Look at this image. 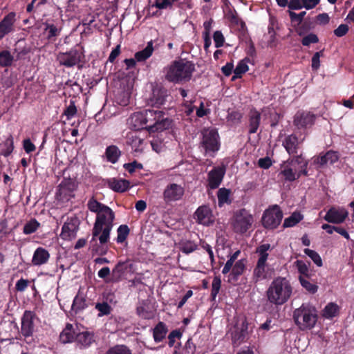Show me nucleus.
<instances>
[{
  "instance_id": "nucleus-19",
  "label": "nucleus",
  "mask_w": 354,
  "mask_h": 354,
  "mask_svg": "<svg viewBox=\"0 0 354 354\" xmlns=\"http://www.w3.org/2000/svg\"><path fill=\"white\" fill-rule=\"evenodd\" d=\"M14 22L15 14L12 12L5 16L0 21V40H1L5 35L13 31Z\"/></svg>"
},
{
  "instance_id": "nucleus-38",
  "label": "nucleus",
  "mask_w": 354,
  "mask_h": 354,
  "mask_svg": "<svg viewBox=\"0 0 354 354\" xmlns=\"http://www.w3.org/2000/svg\"><path fill=\"white\" fill-rule=\"evenodd\" d=\"M248 71V60L243 59L240 61L234 71V75L232 77V80L241 77L242 74L246 73Z\"/></svg>"
},
{
  "instance_id": "nucleus-26",
  "label": "nucleus",
  "mask_w": 354,
  "mask_h": 354,
  "mask_svg": "<svg viewBox=\"0 0 354 354\" xmlns=\"http://www.w3.org/2000/svg\"><path fill=\"white\" fill-rule=\"evenodd\" d=\"M76 334L75 326L71 324H67L64 329L60 333V342L63 344L72 342L75 339Z\"/></svg>"
},
{
  "instance_id": "nucleus-40",
  "label": "nucleus",
  "mask_w": 354,
  "mask_h": 354,
  "mask_svg": "<svg viewBox=\"0 0 354 354\" xmlns=\"http://www.w3.org/2000/svg\"><path fill=\"white\" fill-rule=\"evenodd\" d=\"M105 354H132L131 350L124 345H116L110 348Z\"/></svg>"
},
{
  "instance_id": "nucleus-2",
  "label": "nucleus",
  "mask_w": 354,
  "mask_h": 354,
  "mask_svg": "<svg viewBox=\"0 0 354 354\" xmlns=\"http://www.w3.org/2000/svg\"><path fill=\"white\" fill-rule=\"evenodd\" d=\"M266 293L270 304L281 306L291 297L292 287L286 277H277L270 283Z\"/></svg>"
},
{
  "instance_id": "nucleus-42",
  "label": "nucleus",
  "mask_w": 354,
  "mask_h": 354,
  "mask_svg": "<svg viewBox=\"0 0 354 354\" xmlns=\"http://www.w3.org/2000/svg\"><path fill=\"white\" fill-rule=\"evenodd\" d=\"M240 253H241L240 250H237L232 256H230V257L227 261V262L225 263V264L222 270V273L223 274H226L230 272V270H231L234 263L238 258Z\"/></svg>"
},
{
  "instance_id": "nucleus-63",
  "label": "nucleus",
  "mask_w": 354,
  "mask_h": 354,
  "mask_svg": "<svg viewBox=\"0 0 354 354\" xmlns=\"http://www.w3.org/2000/svg\"><path fill=\"white\" fill-rule=\"evenodd\" d=\"M28 285V281L27 279H21L16 283V289L18 291H24Z\"/></svg>"
},
{
  "instance_id": "nucleus-39",
  "label": "nucleus",
  "mask_w": 354,
  "mask_h": 354,
  "mask_svg": "<svg viewBox=\"0 0 354 354\" xmlns=\"http://www.w3.org/2000/svg\"><path fill=\"white\" fill-rule=\"evenodd\" d=\"M307 278L308 277L305 278L303 276H299V282H300L301 285L302 286V287L304 288L307 291H308L310 293L314 294L317 291L318 286L316 284L310 282L307 279Z\"/></svg>"
},
{
  "instance_id": "nucleus-45",
  "label": "nucleus",
  "mask_w": 354,
  "mask_h": 354,
  "mask_svg": "<svg viewBox=\"0 0 354 354\" xmlns=\"http://www.w3.org/2000/svg\"><path fill=\"white\" fill-rule=\"evenodd\" d=\"M242 118V113L237 111H232L228 112L227 116V122L230 124H236L241 122Z\"/></svg>"
},
{
  "instance_id": "nucleus-48",
  "label": "nucleus",
  "mask_w": 354,
  "mask_h": 354,
  "mask_svg": "<svg viewBox=\"0 0 354 354\" xmlns=\"http://www.w3.org/2000/svg\"><path fill=\"white\" fill-rule=\"evenodd\" d=\"M295 263L299 272L301 274L300 276H303L305 278L309 277L308 266L303 261L297 260Z\"/></svg>"
},
{
  "instance_id": "nucleus-43",
  "label": "nucleus",
  "mask_w": 354,
  "mask_h": 354,
  "mask_svg": "<svg viewBox=\"0 0 354 354\" xmlns=\"http://www.w3.org/2000/svg\"><path fill=\"white\" fill-rule=\"evenodd\" d=\"M13 61V57L8 50H3L0 53V65L1 66H10Z\"/></svg>"
},
{
  "instance_id": "nucleus-46",
  "label": "nucleus",
  "mask_w": 354,
  "mask_h": 354,
  "mask_svg": "<svg viewBox=\"0 0 354 354\" xmlns=\"http://www.w3.org/2000/svg\"><path fill=\"white\" fill-rule=\"evenodd\" d=\"M95 309H97L99 311V317L108 315L111 313V308L106 301L97 303L95 304Z\"/></svg>"
},
{
  "instance_id": "nucleus-24",
  "label": "nucleus",
  "mask_w": 354,
  "mask_h": 354,
  "mask_svg": "<svg viewBox=\"0 0 354 354\" xmlns=\"http://www.w3.org/2000/svg\"><path fill=\"white\" fill-rule=\"evenodd\" d=\"M50 259V254L44 248H37L34 252L32 263L34 266H39L48 262Z\"/></svg>"
},
{
  "instance_id": "nucleus-53",
  "label": "nucleus",
  "mask_w": 354,
  "mask_h": 354,
  "mask_svg": "<svg viewBox=\"0 0 354 354\" xmlns=\"http://www.w3.org/2000/svg\"><path fill=\"white\" fill-rule=\"evenodd\" d=\"M45 30L48 32V38L58 36L60 33V29L57 28L54 24H46Z\"/></svg>"
},
{
  "instance_id": "nucleus-32",
  "label": "nucleus",
  "mask_w": 354,
  "mask_h": 354,
  "mask_svg": "<svg viewBox=\"0 0 354 354\" xmlns=\"http://www.w3.org/2000/svg\"><path fill=\"white\" fill-rule=\"evenodd\" d=\"M245 264L246 260L243 259L234 262L230 270V276H232L233 279H236L245 270Z\"/></svg>"
},
{
  "instance_id": "nucleus-33",
  "label": "nucleus",
  "mask_w": 354,
  "mask_h": 354,
  "mask_svg": "<svg viewBox=\"0 0 354 354\" xmlns=\"http://www.w3.org/2000/svg\"><path fill=\"white\" fill-rule=\"evenodd\" d=\"M271 246L269 243L262 244L257 248V253L259 254V258L257 261L258 263H266L267 259L268 258V252Z\"/></svg>"
},
{
  "instance_id": "nucleus-20",
  "label": "nucleus",
  "mask_w": 354,
  "mask_h": 354,
  "mask_svg": "<svg viewBox=\"0 0 354 354\" xmlns=\"http://www.w3.org/2000/svg\"><path fill=\"white\" fill-rule=\"evenodd\" d=\"M247 325L243 322L241 327L235 326L231 332L232 341L234 346H238L245 341L247 336Z\"/></svg>"
},
{
  "instance_id": "nucleus-31",
  "label": "nucleus",
  "mask_w": 354,
  "mask_h": 354,
  "mask_svg": "<svg viewBox=\"0 0 354 354\" xmlns=\"http://www.w3.org/2000/svg\"><path fill=\"white\" fill-rule=\"evenodd\" d=\"M132 263L129 261L118 262L115 267L113 269V274L117 277H120L128 271L131 270Z\"/></svg>"
},
{
  "instance_id": "nucleus-23",
  "label": "nucleus",
  "mask_w": 354,
  "mask_h": 354,
  "mask_svg": "<svg viewBox=\"0 0 354 354\" xmlns=\"http://www.w3.org/2000/svg\"><path fill=\"white\" fill-rule=\"evenodd\" d=\"M75 342L80 348H88L95 342L94 335L88 331L77 333Z\"/></svg>"
},
{
  "instance_id": "nucleus-56",
  "label": "nucleus",
  "mask_w": 354,
  "mask_h": 354,
  "mask_svg": "<svg viewBox=\"0 0 354 354\" xmlns=\"http://www.w3.org/2000/svg\"><path fill=\"white\" fill-rule=\"evenodd\" d=\"M77 113V108L73 102H71L68 106L64 111V115L68 119L73 118Z\"/></svg>"
},
{
  "instance_id": "nucleus-47",
  "label": "nucleus",
  "mask_w": 354,
  "mask_h": 354,
  "mask_svg": "<svg viewBox=\"0 0 354 354\" xmlns=\"http://www.w3.org/2000/svg\"><path fill=\"white\" fill-rule=\"evenodd\" d=\"M217 196L218 205L221 206L229 202L230 191L225 188H221L218 191Z\"/></svg>"
},
{
  "instance_id": "nucleus-14",
  "label": "nucleus",
  "mask_w": 354,
  "mask_h": 354,
  "mask_svg": "<svg viewBox=\"0 0 354 354\" xmlns=\"http://www.w3.org/2000/svg\"><path fill=\"white\" fill-rule=\"evenodd\" d=\"M194 217L198 224L205 226L212 225L215 221L212 211L207 205H202L198 207L194 212Z\"/></svg>"
},
{
  "instance_id": "nucleus-62",
  "label": "nucleus",
  "mask_w": 354,
  "mask_h": 354,
  "mask_svg": "<svg viewBox=\"0 0 354 354\" xmlns=\"http://www.w3.org/2000/svg\"><path fill=\"white\" fill-rule=\"evenodd\" d=\"M259 166L263 169H268L272 165V160L269 156L260 158L258 162Z\"/></svg>"
},
{
  "instance_id": "nucleus-11",
  "label": "nucleus",
  "mask_w": 354,
  "mask_h": 354,
  "mask_svg": "<svg viewBox=\"0 0 354 354\" xmlns=\"http://www.w3.org/2000/svg\"><path fill=\"white\" fill-rule=\"evenodd\" d=\"M291 162L292 163H297V165L300 166L298 167V169L295 166H294V169L295 171L298 172L297 175L293 171L292 168L285 169L281 171V174L287 180L293 181L297 177L299 178L301 174L305 176L308 174V171L306 170L307 162L304 161L302 156H295V158Z\"/></svg>"
},
{
  "instance_id": "nucleus-7",
  "label": "nucleus",
  "mask_w": 354,
  "mask_h": 354,
  "mask_svg": "<svg viewBox=\"0 0 354 354\" xmlns=\"http://www.w3.org/2000/svg\"><path fill=\"white\" fill-rule=\"evenodd\" d=\"M283 213L277 205L266 209L262 216V224L268 229L277 227L281 222Z\"/></svg>"
},
{
  "instance_id": "nucleus-16",
  "label": "nucleus",
  "mask_w": 354,
  "mask_h": 354,
  "mask_svg": "<svg viewBox=\"0 0 354 354\" xmlns=\"http://www.w3.org/2000/svg\"><path fill=\"white\" fill-rule=\"evenodd\" d=\"M316 116L308 111H298L294 118V124L298 129L310 127L315 122Z\"/></svg>"
},
{
  "instance_id": "nucleus-1",
  "label": "nucleus",
  "mask_w": 354,
  "mask_h": 354,
  "mask_svg": "<svg viewBox=\"0 0 354 354\" xmlns=\"http://www.w3.org/2000/svg\"><path fill=\"white\" fill-rule=\"evenodd\" d=\"M87 207L96 214L91 244L97 243V239L100 244L106 243L109 241L110 233L113 227L114 212L109 206L98 202L94 197L88 200Z\"/></svg>"
},
{
  "instance_id": "nucleus-5",
  "label": "nucleus",
  "mask_w": 354,
  "mask_h": 354,
  "mask_svg": "<svg viewBox=\"0 0 354 354\" xmlns=\"http://www.w3.org/2000/svg\"><path fill=\"white\" fill-rule=\"evenodd\" d=\"M143 113L146 129L150 133L163 131L170 125V121L165 118L162 111L148 109Z\"/></svg>"
},
{
  "instance_id": "nucleus-13",
  "label": "nucleus",
  "mask_w": 354,
  "mask_h": 354,
  "mask_svg": "<svg viewBox=\"0 0 354 354\" xmlns=\"http://www.w3.org/2000/svg\"><path fill=\"white\" fill-rule=\"evenodd\" d=\"M35 315L31 311H25L21 318V333L24 338L31 337L35 328Z\"/></svg>"
},
{
  "instance_id": "nucleus-54",
  "label": "nucleus",
  "mask_w": 354,
  "mask_h": 354,
  "mask_svg": "<svg viewBox=\"0 0 354 354\" xmlns=\"http://www.w3.org/2000/svg\"><path fill=\"white\" fill-rule=\"evenodd\" d=\"M318 41L319 39L317 36L313 33H310L303 38L301 43L304 46H309L310 44L318 42Z\"/></svg>"
},
{
  "instance_id": "nucleus-4",
  "label": "nucleus",
  "mask_w": 354,
  "mask_h": 354,
  "mask_svg": "<svg viewBox=\"0 0 354 354\" xmlns=\"http://www.w3.org/2000/svg\"><path fill=\"white\" fill-rule=\"evenodd\" d=\"M293 318L295 324L301 330L311 329L315 326L317 320L316 309L308 304H303L294 310Z\"/></svg>"
},
{
  "instance_id": "nucleus-22",
  "label": "nucleus",
  "mask_w": 354,
  "mask_h": 354,
  "mask_svg": "<svg viewBox=\"0 0 354 354\" xmlns=\"http://www.w3.org/2000/svg\"><path fill=\"white\" fill-rule=\"evenodd\" d=\"M271 272L266 263H258L253 271V280L258 282L271 277Z\"/></svg>"
},
{
  "instance_id": "nucleus-64",
  "label": "nucleus",
  "mask_w": 354,
  "mask_h": 354,
  "mask_svg": "<svg viewBox=\"0 0 354 354\" xmlns=\"http://www.w3.org/2000/svg\"><path fill=\"white\" fill-rule=\"evenodd\" d=\"M151 145L156 153H159L162 152L163 145L161 142L154 140L151 142Z\"/></svg>"
},
{
  "instance_id": "nucleus-44",
  "label": "nucleus",
  "mask_w": 354,
  "mask_h": 354,
  "mask_svg": "<svg viewBox=\"0 0 354 354\" xmlns=\"http://www.w3.org/2000/svg\"><path fill=\"white\" fill-rule=\"evenodd\" d=\"M118 236H117V242L122 243L127 239L129 233V229L127 225H121L117 230Z\"/></svg>"
},
{
  "instance_id": "nucleus-9",
  "label": "nucleus",
  "mask_w": 354,
  "mask_h": 354,
  "mask_svg": "<svg viewBox=\"0 0 354 354\" xmlns=\"http://www.w3.org/2000/svg\"><path fill=\"white\" fill-rule=\"evenodd\" d=\"M76 187V183L73 179L64 178L58 186L57 198L62 202L68 201L74 196Z\"/></svg>"
},
{
  "instance_id": "nucleus-17",
  "label": "nucleus",
  "mask_w": 354,
  "mask_h": 354,
  "mask_svg": "<svg viewBox=\"0 0 354 354\" xmlns=\"http://www.w3.org/2000/svg\"><path fill=\"white\" fill-rule=\"evenodd\" d=\"M225 174V167L214 168L208 174V185L211 189L218 187Z\"/></svg>"
},
{
  "instance_id": "nucleus-25",
  "label": "nucleus",
  "mask_w": 354,
  "mask_h": 354,
  "mask_svg": "<svg viewBox=\"0 0 354 354\" xmlns=\"http://www.w3.org/2000/svg\"><path fill=\"white\" fill-rule=\"evenodd\" d=\"M128 124L131 128L136 131L146 129L144 113L137 112L133 113L129 119Z\"/></svg>"
},
{
  "instance_id": "nucleus-36",
  "label": "nucleus",
  "mask_w": 354,
  "mask_h": 354,
  "mask_svg": "<svg viewBox=\"0 0 354 354\" xmlns=\"http://www.w3.org/2000/svg\"><path fill=\"white\" fill-rule=\"evenodd\" d=\"M339 310V307L336 304L329 303L323 310L322 315L326 319H330L335 317Z\"/></svg>"
},
{
  "instance_id": "nucleus-15",
  "label": "nucleus",
  "mask_w": 354,
  "mask_h": 354,
  "mask_svg": "<svg viewBox=\"0 0 354 354\" xmlns=\"http://www.w3.org/2000/svg\"><path fill=\"white\" fill-rule=\"evenodd\" d=\"M348 215V211L343 207H332L328 209L324 218L328 223H342Z\"/></svg>"
},
{
  "instance_id": "nucleus-58",
  "label": "nucleus",
  "mask_w": 354,
  "mask_h": 354,
  "mask_svg": "<svg viewBox=\"0 0 354 354\" xmlns=\"http://www.w3.org/2000/svg\"><path fill=\"white\" fill-rule=\"evenodd\" d=\"M214 41L215 43V46L216 48L221 47L223 45L224 43V37L221 32L220 31H216L214 33Z\"/></svg>"
},
{
  "instance_id": "nucleus-27",
  "label": "nucleus",
  "mask_w": 354,
  "mask_h": 354,
  "mask_svg": "<svg viewBox=\"0 0 354 354\" xmlns=\"http://www.w3.org/2000/svg\"><path fill=\"white\" fill-rule=\"evenodd\" d=\"M249 133L257 131L260 124L261 113L256 109L250 110L249 115Z\"/></svg>"
},
{
  "instance_id": "nucleus-34",
  "label": "nucleus",
  "mask_w": 354,
  "mask_h": 354,
  "mask_svg": "<svg viewBox=\"0 0 354 354\" xmlns=\"http://www.w3.org/2000/svg\"><path fill=\"white\" fill-rule=\"evenodd\" d=\"M167 329L162 322L158 323L153 329V338L156 342H161L165 337Z\"/></svg>"
},
{
  "instance_id": "nucleus-12",
  "label": "nucleus",
  "mask_w": 354,
  "mask_h": 354,
  "mask_svg": "<svg viewBox=\"0 0 354 354\" xmlns=\"http://www.w3.org/2000/svg\"><path fill=\"white\" fill-rule=\"evenodd\" d=\"M203 145L206 152H216L218 150V133L214 129H205L203 133Z\"/></svg>"
},
{
  "instance_id": "nucleus-30",
  "label": "nucleus",
  "mask_w": 354,
  "mask_h": 354,
  "mask_svg": "<svg viewBox=\"0 0 354 354\" xmlns=\"http://www.w3.org/2000/svg\"><path fill=\"white\" fill-rule=\"evenodd\" d=\"M109 185L113 190L119 192H123L129 187V182L124 179H111Z\"/></svg>"
},
{
  "instance_id": "nucleus-59",
  "label": "nucleus",
  "mask_w": 354,
  "mask_h": 354,
  "mask_svg": "<svg viewBox=\"0 0 354 354\" xmlns=\"http://www.w3.org/2000/svg\"><path fill=\"white\" fill-rule=\"evenodd\" d=\"M129 102V95L127 93L123 92L117 97V102L122 106H126Z\"/></svg>"
},
{
  "instance_id": "nucleus-3",
  "label": "nucleus",
  "mask_w": 354,
  "mask_h": 354,
  "mask_svg": "<svg viewBox=\"0 0 354 354\" xmlns=\"http://www.w3.org/2000/svg\"><path fill=\"white\" fill-rule=\"evenodd\" d=\"M194 65L185 59L174 61L165 68V78L171 82L180 83L191 79Z\"/></svg>"
},
{
  "instance_id": "nucleus-49",
  "label": "nucleus",
  "mask_w": 354,
  "mask_h": 354,
  "mask_svg": "<svg viewBox=\"0 0 354 354\" xmlns=\"http://www.w3.org/2000/svg\"><path fill=\"white\" fill-rule=\"evenodd\" d=\"M39 226V223L36 220H31L24 227V233L30 234L35 232Z\"/></svg>"
},
{
  "instance_id": "nucleus-6",
  "label": "nucleus",
  "mask_w": 354,
  "mask_h": 354,
  "mask_svg": "<svg viewBox=\"0 0 354 354\" xmlns=\"http://www.w3.org/2000/svg\"><path fill=\"white\" fill-rule=\"evenodd\" d=\"M253 223L252 214L245 209H241L235 212L231 220L234 231L240 234L247 232L252 227Z\"/></svg>"
},
{
  "instance_id": "nucleus-28",
  "label": "nucleus",
  "mask_w": 354,
  "mask_h": 354,
  "mask_svg": "<svg viewBox=\"0 0 354 354\" xmlns=\"http://www.w3.org/2000/svg\"><path fill=\"white\" fill-rule=\"evenodd\" d=\"M153 50V42L151 40L143 50L136 53L135 59L137 62H145L152 55Z\"/></svg>"
},
{
  "instance_id": "nucleus-51",
  "label": "nucleus",
  "mask_w": 354,
  "mask_h": 354,
  "mask_svg": "<svg viewBox=\"0 0 354 354\" xmlns=\"http://www.w3.org/2000/svg\"><path fill=\"white\" fill-rule=\"evenodd\" d=\"M221 280L219 277H215L212 283V292L211 296L214 299L221 288Z\"/></svg>"
},
{
  "instance_id": "nucleus-55",
  "label": "nucleus",
  "mask_w": 354,
  "mask_h": 354,
  "mask_svg": "<svg viewBox=\"0 0 354 354\" xmlns=\"http://www.w3.org/2000/svg\"><path fill=\"white\" fill-rule=\"evenodd\" d=\"M23 148L26 153H32L36 149L35 145L29 138L23 140Z\"/></svg>"
},
{
  "instance_id": "nucleus-10",
  "label": "nucleus",
  "mask_w": 354,
  "mask_h": 354,
  "mask_svg": "<svg viewBox=\"0 0 354 354\" xmlns=\"http://www.w3.org/2000/svg\"><path fill=\"white\" fill-rule=\"evenodd\" d=\"M82 57V53L77 49L72 48L68 52L59 53L57 56V60L60 65L70 68L80 62Z\"/></svg>"
},
{
  "instance_id": "nucleus-57",
  "label": "nucleus",
  "mask_w": 354,
  "mask_h": 354,
  "mask_svg": "<svg viewBox=\"0 0 354 354\" xmlns=\"http://www.w3.org/2000/svg\"><path fill=\"white\" fill-rule=\"evenodd\" d=\"M349 28L346 24L339 25L335 30L334 34L339 37L344 36L348 31Z\"/></svg>"
},
{
  "instance_id": "nucleus-29",
  "label": "nucleus",
  "mask_w": 354,
  "mask_h": 354,
  "mask_svg": "<svg viewBox=\"0 0 354 354\" xmlns=\"http://www.w3.org/2000/svg\"><path fill=\"white\" fill-rule=\"evenodd\" d=\"M299 143V142L297 136L295 135H290L285 139L283 146L287 152L290 155L297 153Z\"/></svg>"
},
{
  "instance_id": "nucleus-37",
  "label": "nucleus",
  "mask_w": 354,
  "mask_h": 354,
  "mask_svg": "<svg viewBox=\"0 0 354 354\" xmlns=\"http://www.w3.org/2000/svg\"><path fill=\"white\" fill-rule=\"evenodd\" d=\"M129 144L134 152H140L142 150L143 140L137 136H131L129 138Z\"/></svg>"
},
{
  "instance_id": "nucleus-61",
  "label": "nucleus",
  "mask_w": 354,
  "mask_h": 354,
  "mask_svg": "<svg viewBox=\"0 0 354 354\" xmlns=\"http://www.w3.org/2000/svg\"><path fill=\"white\" fill-rule=\"evenodd\" d=\"M322 52H317L314 54L312 58V68L313 70H317L320 66V57Z\"/></svg>"
},
{
  "instance_id": "nucleus-50",
  "label": "nucleus",
  "mask_w": 354,
  "mask_h": 354,
  "mask_svg": "<svg viewBox=\"0 0 354 354\" xmlns=\"http://www.w3.org/2000/svg\"><path fill=\"white\" fill-rule=\"evenodd\" d=\"M197 245L192 241H186L181 243L180 249L181 252L185 254H189L195 251Z\"/></svg>"
},
{
  "instance_id": "nucleus-18",
  "label": "nucleus",
  "mask_w": 354,
  "mask_h": 354,
  "mask_svg": "<svg viewBox=\"0 0 354 354\" xmlns=\"http://www.w3.org/2000/svg\"><path fill=\"white\" fill-rule=\"evenodd\" d=\"M79 221L77 218H71L66 221L61 232V237L65 240H70L75 237L78 230Z\"/></svg>"
},
{
  "instance_id": "nucleus-52",
  "label": "nucleus",
  "mask_w": 354,
  "mask_h": 354,
  "mask_svg": "<svg viewBox=\"0 0 354 354\" xmlns=\"http://www.w3.org/2000/svg\"><path fill=\"white\" fill-rule=\"evenodd\" d=\"M178 0H156L154 6L158 9L171 8L173 4Z\"/></svg>"
},
{
  "instance_id": "nucleus-8",
  "label": "nucleus",
  "mask_w": 354,
  "mask_h": 354,
  "mask_svg": "<svg viewBox=\"0 0 354 354\" xmlns=\"http://www.w3.org/2000/svg\"><path fill=\"white\" fill-rule=\"evenodd\" d=\"M185 194V188L177 183L168 184L163 190L162 198L165 203L169 204L180 201Z\"/></svg>"
},
{
  "instance_id": "nucleus-35",
  "label": "nucleus",
  "mask_w": 354,
  "mask_h": 354,
  "mask_svg": "<svg viewBox=\"0 0 354 354\" xmlns=\"http://www.w3.org/2000/svg\"><path fill=\"white\" fill-rule=\"evenodd\" d=\"M302 219L303 216L299 212H295L289 217L285 218L283 226V227H293Z\"/></svg>"
},
{
  "instance_id": "nucleus-60",
  "label": "nucleus",
  "mask_w": 354,
  "mask_h": 354,
  "mask_svg": "<svg viewBox=\"0 0 354 354\" xmlns=\"http://www.w3.org/2000/svg\"><path fill=\"white\" fill-rule=\"evenodd\" d=\"M181 337V333L178 330H173L170 333L168 336L169 342L168 344L170 347L174 345L175 341L176 338H180Z\"/></svg>"
},
{
  "instance_id": "nucleus-21",
  "label": "nucleus",
  "mask_w": 354,
  "mask_h": 354,
  "mask_svg": "<svg viewBox=\"0 0 354 354\" xmlns=\"http://www.w3.org/2000/svg\"><path fill=\"white\" fill-rule=\"evenodd\" d=\"M168 97V91L160 86H156L152 90L151 97L150 98L153 105L160 106L165 104Z\"/></svg>"
},
{
  "instance_id": "nucleus-41",
  "label": "nucleus",
  "mask_w": 354,
  "mask_h": 354,
  "mask_svg": "<svg viewBox=\"0 0 354 354\" xmlns=\"http://www.w3.org/2000/svg\"><path fill=\"white\" fill-rule=\"evenodd\" d=\"M304 253L308 256L312 261L318 266L322 267L323 265L322 259L320 255L315 250L306 248L304 250Z\"/></svg>"
}]
</instances>
